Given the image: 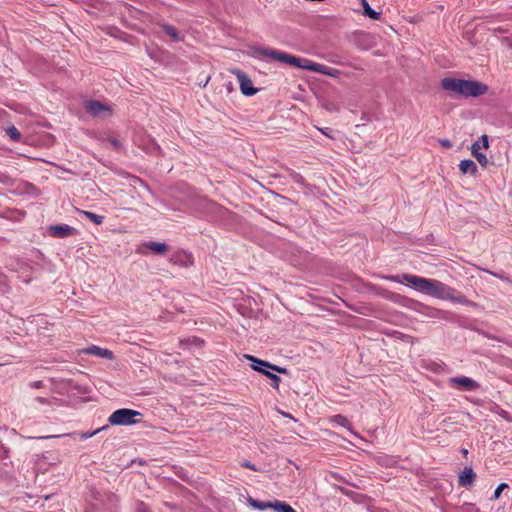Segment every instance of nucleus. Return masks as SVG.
Instances as JSON below:
<instances>
[{
    "label": "nucleus",
    "mask_w": 512,
    "mask_h": 512,
    "mask_svg": "<svg viewBox=\"0 0 512 512\" xmlns=\"http://www.w3.org/2000/svg\"><path fill=\"white\" fill-rule=\"evenodd\" d=\"M34 401H36V402H38V403H40V404H47V405L51 403V400H50V399H48V398H44V397H36V398L34 399Z\"/></svg>",
    "instance_id": "473e14b6"
},
{
    "label": "nucleus",
    "mask_w": 512,
    "mask_h": 512,
    "mask_svg": "<svg viewBox=\"0 0 512 512\" xmlns=\"http://www.w3.org/2000/svg\"><path fill=\"white\" fill-rule=\"evenodd\" d=\"M440 144L445 148H451L452 143L448 139H441Z\"/></svg>",
    "instance_id": "c9c22d12"
},
{
    "label": "nucleus",
    "mask_w": 512,
    "mask_h": 512,
    "mask_svg": "<svg viewBox=\"0 0 512 512\" xmlns=\"http://www.w3.org/2000/svg\"><path fill=\"white\" fill-rule=\"evenodd\" d=\"M299 68H302V69H305L308 71H312V72H317V73H320L323 75H328V76H334V73L337 72V70L334 68L327 67L325 65L313 62L306 58H301V63H300Z\"/></svg>",
    "instance_id": "423d86ee"
},
{
    "label": "nucleus",
    "mask_w": 512,
    "mask_h": 512,
    "mask_svg": "<svg viewBox=\"0 0 512 512\" xmlns=\"http://www.w3.org/2000/svg\"><path fill=\"white\" fill-rule=\"evenodd\" d=\"M332 420L334 423H336L340 426H343V427H348L350 425L349 420L345 416L340 415V414L335 415Z\"/></svg>",
    "instance_id": "b1692460"
},
{
    "label": "nucleus",
    "mask_w": 512,
    "mask_h": 512,
    "mask_svg": "<svg viewBox=\"0 0 512 512\" xmlns=\"http://www.w3.org/2000/svg\"><path fill=\"white\" fill-rule=\"evenodd\" d=\"M441 88L463 98L478 97L488 92V86L482 82L453 77L443 78Z\"/></svg>",
    "instance_id": "f03ea898"
},
{
    "label": "nucleus",
    "mask_w": 512,
    "mask_h": 512,
    "mask_svg": "<svg viewBox=\"0 0 512 512\" xmlns=\"http://www.w3.org/2000/svg\"><path fill=\"white\" fill-rule=\"evenodd\" d=\"M146 247L156 254H164L168 250V245L165 242H149Z\"/></svg>",
    "instance_id": "a211bd4d"
},
{
    "label": "nucleus",
    "mask_w": 512,
    "mask_h": 512,
    "mask_svg": "<svg viewBox=\"0 0 512 512\" xmlns=\"http://www.w3.org/2000/svg\"><path fill=\"white\" fill-rule=\"evenodd\" d=\"M459 169L463 174L475 175L478 171L477 165L471 159H464L459 164Z\"/></svg>",
    "instance_id": "dca6fc26"
},
{
    "label": "nucleus",
    "mask_w": 512,
    "mask_h": 512,
    "mask_svg": "<svg viewBox=\"0 0 512 512\" xmlns=\"http://www.w3.org/2000/svg\"><path fill=\"white\" fill-rule=\"evenodd\" d=\"M137 512H147V509L144 505V503H140L138 508H137Z\"/></svg>",
    "instance_id": "4c0bfd02"
},
{
    "label": "nucleus",
    "mask_w": 512,
    "mask_h": 512,
    "mask_svg": "<svg viewBox=\"0 0 512 512\" xmlns=\"http://www.w3.org/2000/svg\"><path fill=\"white\" fill-rule=\"evenodd\" d=\"M242 467L251 469L253 471H257L256 466L253 463H251L250 461H247V460L242 463Z\"/></svg>",
    "instance_id": "2f4dec72"
},
{
    "label": "nucleus",
    "mask_w": 512,
    "mask_h": 512,
    "mask_svg": "<svg viewBox=\"0 0 512 512\" xmlns=\"http://www.w3.org/2000/svg\"><path fill=\"white\" fill-rule=\"evenodd\" d=\"M450 383L462 387L465 391H474L479 388L477 381L466 376L453 377L450 379Z\"/></svg>",
    "instance_id": "9b49d317"
},
{
    "label": "nucleus",
    "mask_w": 512,
    "mask_h": 512,
    "mask_svg": "<svg viewBox=\"0 0 512 512\" xmlns=\"http://www.w3.org/2000/svg\"><path fill=\"white\" fill-rule=\"evenodd\" d=\"M137 416H142L139 411L122 408L114 411L108 418L111 425L129 426L137 424L139 420L135 419Z\"/></svg>",
    "instance_id": "20e7f679"
},
{
    "label": "nucleus",
    "mask_w": 512,
    "mask_h": 512,
    "mask_svg": "<svg viewBox=\"0 0 512 512\" xmlns=\"http://www.w3.org/2000/svg\"><path fill=\"white\" fill-rule=\"evenodd\" d=\"M110 143L115 149H119L121 147V142L117 139H111Z\"/></svg>",
    "instance_id": "e433bc0d"
},
{
    "label": "nucleus",
    "mask_w": 512,
    "mask_h": 512,
    "mask_svg": "<svg viewBox=\"0 0 512 512\" xmlns=\"http://www.w3.org/2000/svg\"><path fill=\"white\" fill-rule=\"evenodd\" d=\"M385 279L397 283L406 282L417 291L438 299L450 300L458 303L466 302V298L463 294L457 292L455 289L449 287L439 280L424 278L408 273L401 275H389L386 276Z\"/></svg>",
    "instance_id": "f257e3e1"
},
{
    "label": "nucleus",
    "mask_w": 512,
    "mask_h": 512,
    "mask_svg": "<svg viewBox=\"0 0 512 512\" xmlns=\"http://www.w3.org/2000/svg\"><path fill=\"white\" fill-rule=\"evenodd\" d=\"M81 213L87 218L89 219L91 222H93L94 224L96 225H101L103 222H104V216L102 215H99V214H95L93 212H90V211H81Z\"/></svg>",
    "instance_id": "aec40b11"
},
{
    "label": "nucleus",
    "mask_w": 512,
    "mask_h": 512,
    "mask_svg": "<svg viewBox=\"0 0 512 512\" xmlns=\"http://www.w3.org/2000/svg\"><path fill=\"white\" fill-rule=\"evenodd\" d=\"M416 300H413V299H410V298H404L403 299V305L410 308V309H413V303H415Z\"/></svg>",
    "instance_id": "7c9ffc66"
},
{
    "label": "nucleus",
    "mask_w": 512,
    "mask_h": 512,
    "mask_svg": "<svg viewBox=\"0 0 512 512\" xmlns=\"http://www.w3.org/2000/svg\"><path fill=\"white\" fill-rule=\"evenodd\" d=\"M83 353L94 355L100 358L112 360L114 358V354L111 350L106 348H101L97 345H91L83 350Z\"/></svg>",
    "instance_id": "4468645a"
},
{
    "label": "nucleus",
    "mask_w": 512,
    "mask_h": 512,
    "mask_svg": "<svg viewBox=\"0 0 512 512\" xmlns=\"http://www.w3.org/2000/svg\"><path fill=\"white\" fill-rule=\"evenodd\" d=\"M476 479V473L473 471L472 467H465L458 477V485L460 487H469L473 484Z\"/></svg>",
    "instance_id": "ddd939ff"
},
{
    "label": "nucleus",
    "mask_w": 512,
    "mask_h": 512,
    "mask_svg": "<svg viewBox=\"0 0 512 512\" xmlns=\"http://www.w3.org/2000/svg\"><path fill=\"white\" fill-rule=\"evenodd\" d=\"M245 358L250 362V367L257 372L262 373L265 375V373L268 372V369L278 372L280 374H287L288 370L285 367H281L275 364H272L268 361L259 359L252 355H245Z\"/></svg>",
    "instance_id": "39448f33"
},
{
    "label": "nucleus",
    "mask_w": 512,
    "mask_h": 512,
    "mask_svg": "<svg viewBox=\"0 0 512 512\" xmlns=\"http://www.w3.org/2000/svg\"><path fill=\"white\" fill-rule=\"evenodd\" d=\"M363 1V7H364V13L366 16H368L369 18L371 19H374V20H377L380 18V15L381 13L380 12H377L375 11L374 9H372L369 4L367 3L366 0H362Z\"/></svg>",
    "instance_id": "4be33fe9"
},
{
    "label": "nucleus",
    "mask_w": 512,
    "mask_h": 512,
    "mask_svg": "<svg viewBox=\"0 0 512 512\" xmlns=\"http://www.w3.org/2000/svg\"><path fill=\"white\" fill-rule=\"evenodd\" d=\"M6 134L11 138L14 142H20L22 139V135L19 130L14 126H9L6 128Z\"/></svg>",
    "instance_id": "412c9836"
},
{
    "label": "nucleus",
    "mask_w": 512,
    "mask_h": 512,
    "mask_svg": "<svg viewBox=\"0 0 512 512\" xmlns=\"http://www.w3.org/2000/svg\"><path fill=\"white\" fill-rule=\"evenodd\" d=\"M416 300H413V299H410V298H404L403 299V305L410 308V309H413V303H415Z\"/></svg>",
    "instance_id": "c756f323"
},
{
    "label": "nucleus",
    "mask_w": 512,
    "mask_h": 512,
    "mask_svg": "<svg viewBox=\"0 0 512 512\" xmlns=\"http://www.w3.org/2000/svg\"><path fill=\"white\" fill-rule=\"evenodd\" d=\"M75 434L76 433H64V434H59V435H47V436L39 437L38 439H52V438H61V437H71V436H73Z\"/></svg>",
    "instance_id": "bb28decb"
},
{
    "label": "nucleus",
    "mask_w": 512,
    "mask_h": 512,
    "mask_svg": "<svg viewBox=\"0 0 512 512\" xmlns=\"http://www.w3.org/2000/svg\"><path fill=\"white\" fill-rule=\"evenodd\" d=\"M247 503L254 509L263 511L268 508H271L273 502H263V501L256 500V499L252 498L251 496H249L247 498Z\"/></svg>",
    "instance_id": "f3484780"
},
{
    "label": "nucleus",
    "mask_w": 512,
    "mask_h": 512,
    "mask_svg": "<svg viewBox=\"0 0 512 512\" xmlns=\"http://www.w3.org/2000/svg\"><path fill=\"white\" fill-rule=\"evenodd\" d=\"M271 509L275 510L276 512H296L292 506L279 500H275L272 503Z\"/></svg>",
    "instance_id": "6ab92c4d"
},
{
    "label": "nucleus",
    "mask_w": 512,
    "mask_h": 512,
    "mask_svg": "<svg viewBox=\"0 0 512 512\" xmlns=\"http://www.w3.org/2000/svg\"><path fill=\"white\" fill-rule=\"evenodd\" d=\"M235 73L239 80L241 93L245 96L255 95L258 90L253 86L252 80L240 70H236Z\"/></svg>",
    "instance_id": "9d476101"
},
{
    "label": "nucleus",
    "mask_w": 512,
    "mask_h": 512,
    "mask_svg": "<svg viewBox=\"0 0 512 512\" xmlns=\"http://www.w3.org/2000/svg\"><path fill=\"white\" fill-rule=\"evenodd\" d=\"M425 306L418 302V301H415V303H413V309L412 310H415V311H418L420 312L422 308H424Z\"/></svg>",
    "instance_id": "f704fd0d"
},
{
    "label": "nucleus",
    "mask_w": 512,
    "mask_h": 512,
    "mask_svg": "<svg viewBox=\"0 0 512 512\" xmlns=\"http://www.w3.org/2000/svg\"><path fill=\"white\" fill-rule=\"evenodd\" d=\"M462 452H463V454H465V455L468 453L467 449H463V450H462Z\"/></svg>",
    "instance_id": "ea45409f"
},
{
    "label": "nucleus",
    "mask_w": 512,
    "mask_h": 512,
    "mask_svg": "<svg viewBox=\"0 0 512 512\" xmlns=\"http://www.w3.org/2000/svg\"><path fill=\"white\" fill-rule=\"evenodd\" d=\"M32 388H42L44 386L43 381L37 380L29 384Z\"/></svg>",
    "instance_id": "72a5a7b5"
},
{
    "label": "nucleus",
    "mask_w": 512,
    "mask_h": 512,
    "mask_svg": "<svg viewBox=\"0 0 512 512\" xmlns=\"http://www.w3.org/2000/svg\"><path fill=\"white\" fill-rule=\"evenodd\" d=\"M160 28L162 31L169 36L174 42H180L183 41L184 36L181 35V33L174 27L167 23H161Z\"/></svg>",
    "instance_id": "2eb2a0df"
},
{
    "label": "nucleus",
    "mask_w": 512,
    "mask_h": 512,
    "mask_svg": "<svg viewBox=\"0 0 512 512\" xmlns=\"http://www.w3.org/2000/svg\"><path fill=\"white\" fill-rule=\"evenodd\" d=\"M251 55L259 60H262L264 58H271L275 61L286 63L298 68L301 63L300 57H296L294 55L287 54L279 50L265 47H253L251 49Z\"/></svg>",
    "instance_id": "7ed1b4c3"
},
{
    "label": "nucleus",
    "mask_w": 512,
    "mask_h": 512,
    "mask_svg": "<svg viewBox=\"0 0 512 512\" xmlns=\"http://www.w3.org/2000/svg\"><path fill=\"white\" fill-rule=\"evenodd\" d=\"M85 111L92 117H100L103 113L111 114L108 106L98 100H89L84 103Z\"/></svg>",
    "instance_id": "0eeeda50"
},
{
    "label": "nucleus",
    "mask_w": 512,
    "mask_h": 512,
    "mask_svg": "<svg viewBox=\"0 0 512 512\" xmlns=\"http://www.w3.org/2000/svg\"><path fill=\"white\" fill-rule=\"evenodd\" d=\"M480 142L482 143V147L487 149L488 146H489V142H488V136L487 135H482L478 141L474 142L471 146V152H472V155L477 159V161L482 165V166H486L487 163H488V159L486 157L485 154L481 153V152H478V149L481 148L480 146Z\"/></svg>",
    "instance_id": "1a4fd4ad"
},
{
    "label": "nucleus",
    "mask_w": 512,
    "mask_h": 512,
    "mask_svg": "<svg viewBox=\"0 0 512 512\" xmlns=\"http://www.w3.org/2000/svg\"><path fill=\"white\" fill-rule=\"evenodd\" d=\"M106 428H107V426H103L101 428L96 429L95 431L81 432V433H78V435L80 436L81 439L86 440V439L91 438L94 435L98 434L100 431L105 430Z\"/></svg>",
    "instance_id": "393cba45"
},
{
    "label": "nucleus",
    "mask_w": 512,
    "mask_h": 512,
    "mask_svg": "<svg viewBox=\"0 0 512 512\" xmlns=\"http://www.w3.org/2000/svg\"><path fill=\"white\" fill-rule=\"evenodd\" d=\"M48 233L50 236L55 238H66L78 233V230L67 224L50 225L48 227Z\"/></svg>",
    "instance_id": "6e6552de"
},
{
    "label": "nucleus",
    "mask_w": 512,
    "mask_h": 512,
    "mask_svg": "<svg viewBox=\"0 0 512 512\" xmlns=\"http://www.w3.org/2000/svg\"><path fill=\"white\" fill-rule=\"evenodd\" d=\"M170 261L181 267H189L193 265L194 259L191 254L184 251H178L171 256Z\"/></svg>",
    "instance_id": "f8f14e48"
},
{
    "label": "nucleus",
    "mask_w": 512,
    "mask_h": 512,
    "mask_svg": "<svg viewBox=\"0 0 512 512\" xmlns=\"http://www.w3.org/2000/svg\"><path fill=\"white\" fill-rule=\"evenodd\" d=\"M291 176L293 180L299 184H302L304 181L303 177L299 173L293 172Z\"/></svg>",
    "instance_id": "c85d7f7f"
},
{
    "label": "nucleus",
    "mask_w": 512,
    "mask_h": 512,
    "mask_svg": "<svg viewBox=\"0 0 512 512\" xmlns=\"http://www.w3.org/2000/svg\"><path fill=\"white\" fill-rule=\"evenodd\" d=\"M508 488V484L507 483H501L498 485V487L495 489L494 491V499H498L501 495V492Z\"/></svg>",
    "instance_id": "a878e982"
},
{
    "label": "nucleus",
    "mask_w": 512,
    "mask_h": 512,
    "mask_svg": "<svg viewBox=\"0 0 512 512\" xmlns=\"http://www.w3.org/2000/svg\"><path fill=\"white\" fill-rule=\"evenodd\" d=\"M327 130H330L329 128H326L325 130L324 129H321V132L326 135V136H329L331 137L329 134H328V131Z\"/></svg>",
    "instance_id": "58836bf2"
},
{
    "label": "nucleus",
    "mask_w": 512,
    "mask_h": 512,
    "mask_svg": "<svg viewBox=\"0 0 512 512\" xmlns=\"http://www.w3.org/2000/svg\"><path fill=\"white\" fill-rule=\"evenodd\" d=\"M265 376H267L271 380V386L275 389H278L279 384L281 382L280 377L274 373H271L270 371L265 373Z\"/></svg>",
    "instance_id": "5701e85b"
},
{
    "label": "nucleus",
    "mask_w": 512,
    "mask_h": 512,
    "mask_svg": "<svg viewBox=\"0 0 512 512\" xmlns=\"http://www.w3.org/2000/svg\"><path fill=\"white\" fill-rule=\"evenodd\" d=\"M8 449L0 443V459H5L8 456Z\"/></svg>",
    "instance_id": "cd10ccee"
}]
</instances>
